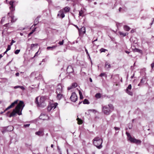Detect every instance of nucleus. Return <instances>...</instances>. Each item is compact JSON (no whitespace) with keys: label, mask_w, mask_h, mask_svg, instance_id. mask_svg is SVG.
<instances>
[{"label":"nucleus","mask_w":154,"mask_h":154,"mask_svg":"<svg viewBox=\"0 0 154 154\" xmlns=\"http://www.w3.org/2000/svg\"><path fill=\"white\" fill-rule=\"evenodd\" d=\"M63 96L62 93L57 94V98L58 100H60L63 97Z\"/></svg>","instance_id":"14"},{"label":"nucleus","mask_w":154,"mask_h":154,"mask_svg":"<svg viewBox=\"0 0 154 154\" xmlns=\"http://www.w3.org/2000/svg\"><path fill=\"white\" fill-rule=\"evenodd\" d=\"M53 105H50L48 106V111H50L53 109L52 107V106Z\"/></svg>","instance_id":"28"},{"label":"nucleus","mask_w":154,"mask_h":154,"mask_svg":"<svg viewBox=\"0 0 154 154\" xmlns=\"http://www.w3.org/2000/svg\"><path fill=\"white\" fill-rule=\"evenodd\" d=\"M62 87L61 84H59L57 87L56 93L57 94L62 93Z\"/></svg>","instance_id":"6"},{"label":"nucleus","mask_w":154,"mask_h":154,"mask_svg":"<svg viewBox=\"0 0 154 154\" xmlns=\"http://www.w3.org/2000/svg\"><path fill=\"white\" fill-rule=\"evenodd\" d=\"M105 68L108 70H109V69L111 68V66L110 64H109L107 62H106L105 63Z\"/></svg>","instance_id":"15"},{"label":"nucleus","mask_w":154,"mask_h":154,"mask_svg":"<svg viewBox=\"0 0 154 154\" xmlns=\"http://www.w3.org/2000/svg\"><path fill=\"white\" fill-rule=\"evenodd\" d=\"M140 82V83L143 82V79H141Z\"/></svg>","instance_id":"64"},{"label":"nucleus","mask_w":154,"mask_h":154,"mask_svg":"<svg viewBox=\"0 0 154 154\" xmlns=\"http://www.w3.org/2000/svg\"><path fill=\"white\" fill-rule=\"evenodd\" d=\"M73 88V87L71 85V86H70L69 87H68V90H70L72 88Z\"/></svg>","instance_id":"49"},{"label":"nucleus","mask_w":154,"mask_h":154,"mask_svg":"<svg viewBox=\"0 0 154 154\" xmlns=\"http://www.w3.org/2000/svg\"><path fill=\"white\" fill-rule=\"evenodd\" d=\"M50 105H53V106H52V107L53 108V109H54L57 106V105H58V104L57 103H56L54 104H51Z\"/></svg>","instance_id":"23"},{"label":"nucleus","mask_w":154,"mask_h":154,"mask_svg":"<svg viewBox=\"0 0 154 154\" xmlns=\"http://www.w3.org/2000/svg\"><path fill=\"white\" fill-rule=\"evenodd\" d=\"M77 120L78 121V123L79 124H81L82 123V120L79 118H78L77 119Z\"/></svg>","instance_id":"31"},{"label":"nucleus","mask_w":154,"mask_h":154,"mask_svg":"<svg viewBox=\"0 0 154 154\" xmlns=\"http://www.w3.org/2000/svg\"><path fill=\"white\" fill-rule=\"evenodd\" d=\"M80 97L81 99H82L83 98L82 95L80 96Z\"/></svg>","instance_id":"61"},{"label":"nucleus","mask_w":154,"mask_h":154,"mask_svg":"<svg viewBox=\"0 0 154 154\" xmlns=\"http://www.w3.org/2000/svg\"><path fill=\"white\" fill-rule=\"evenodd\" d=\"M11 45H8V48L7 49H6V50L7 51H8L10 50L11 49Z\"/></svg>","instance_id":"42"},{"label":"nucleus","mask_w":154,"mask_h":154,"mask_svg":"<svg viewBox=\"0 0 154 154\" xmlns=\"http://www.w3.org/2000/svg\"><path fill=\"white\" fill-rule=\"evenodd\" d=\"M105 74L104 73H102L99 75V76L100 77H102L103 76H104Z\"/></svg>","instance_id":"51"},{"label":"nucleus","mask_w":154,"mask_h":154,"mask_svg":"<svg viewBox=\"0 0 154 154\" xmlns=\"http://www.w3.org/2000/svg\"><path fill=\"white\" fill-rule=\"evenodd\" d=\"M79 33L81 34L82 33V34H84L85 32V29L84 27H82L80 29H79Z\"/></svg>","instance_id":"13"},{"label":"nucleus","mask_w":154,"mask_h":154,"mask_svg":"<svg viewBox=\"0 0 154 154\" xmlns=\"http://www.w3.org/2000/svg\"><path fill=\"white\" fill-rule=\"evenodd\" d=\"M57 47V45H54L52 47L49 46L47 48V49L48 50H51L52 51L54 49L56 48Z\"/></svg>","instance_id":"16"},{"label":"nucleus","mask_w":154,"mask_h":154,"mask_svg":"<svg viewBox=\"0 0 154 154\" xmlns=\"http://www.w3.org/2000/svg\"><path fill=\"white\" fill-rule=\"evenodd\" d=\"M119 33L120 35H122L123 36H125L127 35H128V33L127 32L124 33L122 32H119Z\"/></svg>","instance_id":"21"},{"label":"nucleus","mask_w":154,"mask_h":154,"mask_svg":"<svg viewBox=\"0 0 154 154\" xmlns=\"http://www.w3.org/2000/svg\"><path fill=\"white\" fill-rule=\"evenodd\" d=\"M114 128L116 131L119 130L120 129V128L117 127H114Z\"/></svg>","instance_id":"54"},{"label":"nucleus","mask_w":154,"mask_h":154,"mask_svg":"<svg viewBox=\"0 0 154 154\" xmlns=\"http://www.w3.org/2000/svg\"><path fill=\"white\" fill-rule=\"evenodd\" d=\"M5 17H2V20H1V22L2 23H3L5 21Z\"/></svg>","instance_id":"55"},{"label":"nucleus","mask_w":154,"mask_h":154,"mask_svg":"<svg viewBox=\"0 0 154 154\" xmlns=\"http://www.w3.org/2000/svg\"><path fill=\"white\" fill-rule=\"evenodd\" d=\"M67 72L68 73H69L73 72V69L72 66H68L67 69Z\"/></svg>","instance_id":"11"},{"label":"nucleus","mask_w":154,"mask_h":154,"mask_svg":"<svg viewBox=\"0 0 154 154\" xmlns=\"http://www.w3.org/2000/svg\"><path fill=\"white\" fill-rule=\"evenodd\" d=\"M8 128H9L10 129V130L9 131H11L13 130V128L11 126H9L8 127Z\"/></svg>","instance_id":"44"},{"label":"nucleus","mask_w":154,"mask_h":154,"mask_svg":"<svg viewBox=\"0 0 154 154\" xmlns=\"http://www.w3.org/2000/svg\"><path fill=\"white\" fill-rule=\"evenodd\" d=\"M29 125H30L29 124H25V125H23V127H24L25 128L28 127H29Z\"/></svg>","instance_id":"46"},{"label":"nucleus","mask_w":154,"mask_h":154,"mask_svg":"<svg viewBox=\"0 0 154 154\" xmlns=\"http://www.w3.org/2000/svg\"><path fill=\"white\" fill-rule=\"evenodd\" d=\"M95 97L97 98H100L101 97V94L99 93H97L95 95Z\"/></svg>","instance_id":"27"},{"label":"nucleus","mask_w":154,"mask_h":154,"mask_svg":"<svg viewBox=\"0 0 154 154\" xmlns=\"http://www.w3.org/2000/svg\"><path fill=\"white\" fill-rule=\"evenodd\" d=\"M39 118L43 120H48L49 119L48 116L46 114H41L39 116Z\"/></svg>","instance_id":"9"},{"label":"nucleus","mask_w":154,"mask_h":154,"mask_svg":"<svg viewBox=\"0 0 154 154\" xmlns=\"http://www.w3.org/2000/svg\"><path fill=\"white\" fill-rule=\"evenodd\" d=\"M37 74V72H32L30 75L29 76L30 77H33L34 76H36Z\"/></svg>","instance_id":"18"},{"label":"nucleus","mask_w":154,"mask_h":154,"mask_svg":"<svg viewBox=\"0 0 154 154\" xmlns=\"http://www.w3.org/2000/svg\"><path fill=\"white\" fill-rule=\"evenodd\" d=\"M24 29H25V28L21 27V28H19V29H18V30H24Z\"/></svg>","instance_id":"56"},{"label":"nucleus","mask_w":154,"mask_h":154,"mask_svg":"<svg viewBox=\"0 0 154 154\" xmlns=\"http://www.w3.org/2000/svg\"><path fill=\"white\" fill-rule=\"evenodd\" d=\"M63 11H64L66 13L68 12L70 10V8L68 7H66L62 9Z\"/></svg>","instance_id":"17"},{"label":"nucleus","mask_w":154,"mask_h":154,"mask_svg":"<svg viewBox=\"0 0 154 154\" xmlns=\"http://www.w3.org/2000/svg\"><path fill=\"white\" fill-rule=\"evenodd\" d=\"M40 17V16H38L36 18V19H35V23H37V24L39 22V18Z\"/></svg>","instance_id":"24"},{"label":"nucleus","mask_w":154,"mask_h":154,"mask_svg":"<svg viewBox=\"0 0 154 154\" xmlns=\"http://www.w3.org/2000/svg\"><path fill=\"white\" fill-rule=\"evenodd\" d=\"M57 149L58 151V152L60 153V154H62L61 151L60 150V148H59V146H57Z\"/></svg>","instance_id":"43"},{"label":"nucleus","mask_w":154,"mask_h":154,"mask_svg":"<svg viewBox=\"0 0 154 154\" xmlns=\"http://www.w3.org/2000/svg\"><path fill=\"white\" fill-rule=\"evenodd\" d=\"M46 61V60L45 59H44L42 60V62H45Z\"/></svg>","instance_id":"62"},{"label":"nucleus","mask_w":154,"mask_h":154,"mask_svg":"<svg viewBox=\"0 0 154 154\" xmlns=\"http://www.w3.org/2000/svg\"><path fill=\"white\" fill-rule=\"evenodd\" d=\"M83 103L84 104H89V103L88 100L87 99H85L83 101Z\"/></svg>","instance_id":"30"},{"label":"nucleus","mask_w":154,"mask_h":154,"mask_svg":"<svg viewBox=\"0 0 154 154\" xmlns=\"http://www.w3.org/2000/svg\"><path fill=\"white\" fill-rule=\"evenodd\" d=\"M20 50H17L15 51L14 53L15 54H18L20 52Z\"/></svg>","instance_id":"39"},{"label":"nucleus","mask_w":154,"mask_h":154,"mask_svg":"<svg viewBox=\"0 0 154 154\" xmlns=\"http://www.w3.org/2000/svg\"><path fill=\"white\" fill-rule=\"evenodd\" d=\"M93 144L98 149L102 147V144L103 142V139L98 137H95L93 140Z\"/></svg>","instance_id":"3"},{"label":"nucleus","mask_w":154,"mask_h":154,"mask_svg":"<svg viewBox=\"0 0 154 154\" xmlns=\"http://www.w3.org/2000/svg\"><path fill=\"white\" fill-rule=\"evenodd\" d=\"M38 97H37L35 99V103L38 106H42L44 103L45 100V97L43 96H41L40 97L39 101L38 102Z\"/></svg>","instance_id":"4"},{"label":"nucleus","mask_w":154,"mask_h":154,"mask_svg":"<svg viewBox=\"0 0 154 154\" xmlns=\"http://www.w3.org/2000/svg\"><path fill=\"white\" fill-rule=\"evenodd\" d=\"M12 88H13L14 89H17L18 88H19L20 87V85H17L14 87H12Z\"/></svg>","instance_id":"47"},{"label":"nucleus","mask_w":154,"mask_h":154,"mask_svg":"<svg viewBox=\"0 0 154 154\" xmlns=\"http://www.w3.org/2000/svg\"><path fill=\"white\" fill-rule=\"evenodd\" d=\"M85 51L86 52V53L87 54V55L89 56V58H90V57L89 54V53H88V50L85 48Z\"/></svg>","instance_id":"45"},{"label":"nucleus","mask_w":154,"mask_h":154,"mask_svg":"<svg viewBox=\"0 0 154 154\" xmlns=\"http://www.w3.org/2000/svg\"><path fill=\"white\" fill-rule=\"evenodd\" d=\"M15 41H14L13 39H12V40H11V43H10V45L11 46V45H12L14 43H15Z\"/></svg>","instance_id":"48"},{"label":"nucleus","mask_w":154,"mask_h":154,"mask_svg":"<svg viewBox=\"0 0 154 154\" xmlns=\"http://www.w3.org/2000/svg\"><path fill=\"white\" fill-rule=\"evenodd\" d=\"M14 2L13 0H11L9 2V5L11 6L9 7V8L12 12L15 10V5H14Z\"/></svg>","instance_id":"7"},{"label":"nucleus","mask_w":154,"mask_h":154,"mask_svg":"<svg viewBox=\"0 0 154 154\" xmlns=\"http://www.w3.org/2000/svg\"><path fill=\"white\" fill-rule=\"evenodd\" d=\"M141 143V141L138 140L136 139V140L135 141V142L134 143H136V144H140Z\"/></svg>","instance_id":"25"},{"label":"nucleus","mask_w":154,"mask_h":154,"mask_svg":"<svg viewBox=\"0 0 154 154\" xmlns=\"http://www.w3.org/2000/svg\"><path fill=\"white\" fill-rule=\"evenodd\" d=\"M128 127V128L129 129H131L132 128V124H129Z\"/></svg>","instance_id":"50"},{"label":"nucleus","mask_w":154,"mask_h":154,"mask_svg":"<svg viewBox=\"0 0 154 154\" xmlns=\"http://www.w3.org/2000/svg\"><path fill=\"white\" fill-rule=\"evenodd\" d=\"M17 100H15L14 102L12 103L11 104L8 106L7 108H6L4 110V111L3 112H1V114H2L5 111L7 110H8L10 109V108H12L13 107L15 104H17Z\"/></svg>","instance_id":"8"},{"label":"nucleus","mask_w":154,"mask_h":154,"mask_svg":"<svg viewBox=\"0 0 154 154\" xmlns=\"http://www.w3.org/2000/svg\"><path fill=\"white\" fill-rule=\"evenodd\" d=\"M131 84L128 85V87L126 89L131 90Z\"/></svg>","instance_id":"37"},{"label":"nucleus","mask_w":154,"mask_h":154,"mask_svg":"<svg viewBox=\"0 0 154 154\" xmlns=\"http://www.w3.org/2000/svg\"><path fill=\"white\" fill-rule=\"evenodd\" d=\"M136 139L134 138H133L132 137H130V139H128L131 143H134L135 142V141L136 140Z\"/></svg>","instance_id":"19"},{"label":"nucleus","mask_w":154,"mask_h":154,"mask_svg":"<svg viewBox=\"0 0 154 154\" xmlns=\"http://www.w3.org/2000/svg\"><path fill=\"white\" fill-rule=\"evenodd\" d=\"M124 29L125 31H128L129 30L130 28L129 26L125 25L124 26Z\"/></svg>","instance_id":"20"},{"label":"nucleus","mask_w":154,"mask_h":154,"mask_svg":"<svg viewBox=\"0 0 154 154\" xmlns=\"http://www.w3.org/2000/svg\"><path fill=\"white\" fill-rule=\"evenodd\" d=\"M100 51L101 52H105L106 51H107L108 50L107 49H105L102 48L100 49Z\"/></svg>","instance_id":"32"},{"label":"nucleus","mask_w":154,"mask_h":154,"mask_svg":"<svg viewBox=\"0 0 154 154\" xmlns=\"http://www.w3.org/2000/svg\"><path fill=\"white\" fill-rule=\"evenodd\" d=\"M36 28H35L34 29L32 30V31H31V32L29 34V35H31L35 31V29H36Z\"/></svg>","instance_id":"41"},{"label":"nucleus","mask_w":154,"mask_h":154,"mask_svg":"<svg viewBox=\"0 0 154 154\" xmlns=\"http://www.w3.org/2000/svg\"><path fill=\"white\" fill-rule=\"evenodd\" d=\"M70 99L73 102H75L77 100V97L75 93L73 92L72 93Z\"/></svg>","instance_id":"5"},{"label":"nucleus","mask_w":154,"mask_h":154,"mask_svg":"<svg viewBox=\"0 0 154 154\" xmlns=\"http://www.w3.org/2000/svg\"><path fill=\"white\" fill-rule=\"evenodd\" d=\"M114 107L112 104H108L107 106H102V112L106 115H109L113 110Z\"/></svg>","instance_id":"2"},{"label":"nucleus","mask_w":154,"mask_h":154,"mask_svg":"<svg viewBox=\"0 0 154 154\" xmlns=\"http://www.w3.org/2000/svg\"><path fill=\"white\" fill-rule=\"evenodd\" d=\"M122 10H123V9L122 8L120 7L119 9V11L120 12H121Z\"/></svg>","instance_id":"57"},{"label":"nucleus","mask_w":154,"mask_h":154,"mask_svg":"<svg viewBox=\"0 0 154 154\" xmlns=\"http://www.w3.org/2000/svg\"><path fill=\"white\" fill-rule=\"evenodd\" d=\"M154 67V62L153 63H152L151 64V67L152 69H153Z\"/></svg>","instance_id":"53"},{"label":"nucleus","mask_w":154,"mask_h":154,"mask_svg":"<svg viewBox=\"0 0 154 154\" xmlns=\"http://www.w3.org/2000/svg\"><path fill=\"white\" fill-rule=\"evenodd\" d=\"M133 51L134 52H140L141 50L138 48H135L133 49Z\"/></svg>","instance_id":"34"},{"label":"nucleus","mask_w":154,"mask_h":154,"mask_svg":"<svg viewBox=\"0 0 154 154\" xmlns=\"http://www.w3.org/2000/svg\"><path fill=\"white\" fill-rule=\"evenodd\" d=\"M14 16H12L11 17V22L12 23L14 22L17 19H14Z\"/></svg>","instance_id":"29"},{"label":"nucleus","mask_w":154,"mask_h":154,"mask_svg":"<svg viewBox=\"0 0 154 154\" xmlns=\"http://www.w3.org/2000/svg\"><path fill=\"white\" fill-rule=\"evenodd\" d=\"M152 19V23H150V25H152V24L153 23V22L154 21V18H153Z\"/></svg>","instance_id":"60"},{"label":"nucleus","mask_w":154,"mask_h":154,"mask_svg":"<svg viewBox=\"0 0 154 154\" xmlns=\"http://www.w3.org/2000/svg\"><path fill=\"white\" fill-rule=\"evenodd\" d=\"M72 85L73 87V88H74L76 87H77V84L76 83H72Z\"/></svg>","instance_id":"35"},{"label":"nucleus","mask_w":154,"mask_h":154,"mask_svg":"<svg viewBox=\"0 0 154 154\" xmlns=\"http://www.w3.org/2000/svg\"><path fill=\"white\" fill-rule=\"evenodd\" d=\"M38 45L37 44H32L31 45L30 48L31 49H32L35 46H37Z\"/></svg>","instance_id":"33"},{"label":"nucleus","mask_w":154,"mask_h":154,"mask_svg":"<svg viewBox=\"0 0 154 154\" xmlns=\"http://www.w3.org/2000/svg\"><path fill=\"white\" fill-rule=\"evenodd\" d=\"M126 134L127 137H128V139H130V137H131V136L130 134L129 133H128L127 132H126Z\"/></svg>","instance_id":"38"},{"label":"nucleus","mask_w":154,"mask_h":154,"mask_svg":"<svg viewBox=\"0 0 154 154\" xmlns=\"http://www.w3.org/2000/svg\"><path fill=\"white\" fill-rule=\"evenodd\" d=\"M125 52H126V53L128 54H129L130 53V52L128 51H125Z\"/></svg>","instance_id":"63"},{"label":"nucleus","mask_w":154,"mask_h":154,"mask_svg":"<svg viewBox=\"0 0 154 154\" xmlns=\"http://www.w3.org/2000/svg\"><path fill=\"white\" fill-rule=\"evenodd\" d=\"M19 88H21L22 90H25V88L23 86H20V87Z\"/></svg>","instance_id":"52"},{"label":"nucleus","mask_w":154,"mask_h":154,"mask_svg":"<svg viewBox=\"0 0 154 154\" xmlns=\"http://www.w3.org/2000/svg\"><path fill=\"white\" fill-rule=\"evenodd\" d=\"M35 134L38 136H43L44 135L43 131L42 130H39L37 132H35Z\"/></svg>","instance_id":"12"},{"label":"nucleus","mask_w":154,"mask_h":154,"mask_svg":"<svg viewBox=\"0 0 154 154\" xmlns=\"http://www.w3.org/2000/svg\"><path fill=\"white\" fill-rule=\"evenodd\" d=\"M19 73L18 72H17L15 74V75L16 76H18L19 75Z\"/></svg>","instance_id":"59"},{"label":"nucleus","mask_w":154,"mask_h":154,"mask_svg":"<svg viewBox=\"0 0 154 154\" xmlns=\"http://www.w3.org/2000/svg\"><path fill=\"white\" fill-rule=\"evenodd\" d=\"M79 94L80 96H81L82 95V93L80 91H79Z\"/></svg>","instance_id":"58"},{"label":"nucleus","mask_w":154,"mask_h":154,"mask_svg":"<svg viewBox=\"0 0 154 154\" xmlns=\"http://www.w3.org/2000/svg\"><path fill=\"white\" fill-rule=\"evenodd\" d=\"M42 75L40 74H39L38 75L37 77H35V79L38 80L42 78Z\"/></svg>","instance_id":"26"},{"label":"nucleus","mask_w":154,"mask_h":154,"mask_svg":"<svg viewBox=\"0 0 154 154\" xmlns=\"http://www.w3.org/2000/svg\"><path fill=\"white\" fill-rule=\"evenodd\" d=\"M64 43V40H63L62 41H60L58 43L60 45H62Z\"/></svg>","instance_id":"40"},{"label":"nucleus","mask_w":154,"mask_h":154,"mask_svg":"<svg viewBox=\"0 0 154 154\" xmlns=\"http://www.w3.org/2000/svg\"><path fill=\"white\" fill-rule=\"evenodd\" d=\"M24 106L23 101H20L15 108L13 110L9 117L10 118L14 116L16 114H17L19 115H22V111Z\"/></svg>","instance_id":"1"},{"label":"nucleus","mask_w":154,"mask_h":154,"mask_svg":"<svg viewBox=\"0 0 154 154\" xmlns=\"http://www.w3.org/2000/svg\"><path fill=\"white\" fill-rule=\"evenodd\" d=\"M83 11L82 10H80L79 11V16H82V14H83Z\"/></svg>","instance_id":"36"},{"label":"nucleus","mask_w":154,"mask_h":154,"mask_svg":"<svg viewBox=\"0 0 154 154\" xmlns=\"http://www.w3.org/2000/svg\"><path fill=\"white\" fill-rule=\"evenodd\" d=\"M57 16L63 18L65 17V15L64 14V12L62 10H60L59 12L57 14Z\"/></svg>","instance_id":"10"},{"label":"nucleus","mask_w":154,"mask_h":154,"mask_svg":"<svg viewBox=\"0 0 154 154\" xmlns=\"http://www.w3.org/2000/svg\"><path fill=\"white\" fill-rule=\"evenodd\" d=\"M126 92L129 95L132 96L133 95V93L132 92L128 90V89H126Z\"/></svg>","instance_id":"22"}]
</instances>
